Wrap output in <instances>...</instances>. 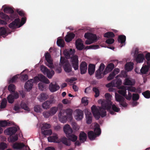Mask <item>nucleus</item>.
<instances>
[{"label":"nucleus","instance_id":"1","mask_svg":"<svg viewBox=\"0 0 150 150\" xmlns=\"http://www.w3.org/2000/svg\"><path fill=\"white\" fill-rule=\"evenodd\" d=\"M99 103H101L102 107L93 105L91 107V110L93 115L96 119L98 120L101 116L103 117L106 115V110H110L111 106L110 104V101L99 99L98 101Z\"/></svg>","mask_w":150,"mask_h":150},{"label":"nucleus","instance_id":"2","mask_svg":"<svg viewBox=\"0 0 150 150\" xmlns=\"http://www.w3.org/2000/svg\"><path fill=\"white\" fill-rule=\"evenodd\" d=\"M72 110L68 108L60 110L58 116L59 121L62 123H65L68 119L71 120L72 119Z\"/></svg>","mask_w":150,"mask_h":150},{"label":"nucleus","instance_id":"3","mask_svg":"<svg viewBox=\"0 0 150 150\" xmlns=\"http://www.w3.org/2000/svg\"><path fill=\"white\" fill-rule=\"evenodd\" d=\"M26 20V17H22L21 19V23L19 25L20 23V20L19 18H17L9 25L8 27L12 29H15L20 27L25 23Z\"/></svg>","mask_w":150,"mask_h":150},{"label":"nucleus","instance_id":"4","mask_svg":"<svg viewBox=\"0 0 150 150\" xmlns=\"http://www.w3.org/2000/svg\"><path fill=\"white\" fill-rule=\"evenodd\" d=\"M69 51L71 52L70 53L71 56V62L73 68L75 70H77L79 68V60L78 57L76 55H74V52L71 49H70Z\"/></svg>","mask_w":150,"mask_h":150},{"label":"nucleus","instance_id":"5","mask_svg":"<svg viewBox=\"0 0 150 150\" xmlns=\"http://www.w3.org/2000/svg\"><path fill=\"white\" fill-rule=\"evenodd\" d=\"M115 98L116 101L119 103L120 107L122 106L125 107L127 106V104L125 101V100L124 97L117 93H115Z\"/></svg>","mask_w":150,"mask_h":150},{"label":"nucleus","instance_id":"6","mask_svg":"<svg viewBox=\"0 0 150 150\" xmlns=\"http://www.w3.org/2000/svg\"><path fill=\"white\" fill-rule=\"evenodd\" d=\"M45 57L47 63H46L47 66L51 69L54 68L52 61L51 59V57L50 54L48 52H47L45 54Z\"/></svg>","mask_w":150,"mask_h":150},{"label":"nucleus","instance_id":"7","mask_svg":"<svg viewBox=\"0 0 150 150\" xmlns=\"http://www.w3.org/2000/svg\"><path fill=\"white\" fill-rule=\"evenodd\" d=\"M17 128L15 127H10L4 130V133L7 135H11L15 134L17 131Z\"/></svg>","mask_w":150,"mask_h":150},{"label":"nucleus","instance_id":"8","mask_svg":"<svg viewBox=\"0 0 150 150\" xmlns=\"http://www.w3.org/2000/svg\"><path fill=\"white\" fill-rule=\"evenodd\" d=\"M75 118L78 121L81 120L83 118V111L81 110L77 109L75 111Z\"/></svg>","mask_w":150,"mask_h":150},{"label":"nucleus","instance_id":"9","mask_svg":"<svg viewBox=\"0 0 150 150\" xmlns=\"http://www.w3.org/2000/svg\"><path fill=\"white\" fill-rule=\"evenodd\" d=\"M75 45L76 48L78 50H81L84 48L83 41L81 39H78L76 40Z\"/></svg>","mask_w":150,"mask_h":150},{"label":"nucleus","instance_id":"10","mask_svg":"<svg viewBox=\"0 0 150 150\" xmlns=\"http://www.w3.org/2000/svg\"><path fill=\"white\" fill-rule=\"evenodd\" d=\"M34 80L32 79H30L27 81L24 85V87L27 91H30L32 88L33 86Z\"/></svg>","mask_w":150,"mask_h":150},{"label":"nucleus","instance_id":"11","mask_svg":"<svg viewBox=\"0 0 150 150\" xmlns=\"http://www.w3.org/2000/svg\"><path fill=\"white\" fill-rule=\"evenodd\" d=\"M87 65L86 63L84 62H83L81 63L80 65V69L81 74H84L86 72Z\"/></svg>","mask_w":150,"mask_h":150},{"label":"nucleus","instance_id":"12","mask_svg":"<svg viewBox=\"0 0 150 150\" xmlns=\"http://www.w3.org/2000/svg\"><path fill=\"white\" fill-rule=\"evenodd\" d=\"M59 88V86L56 83H51L49 85V89L52 92H54L57 91Z\"/></svg>","mask_w":150,"mask_h":150},{"label":"nucleus","instance_id":"13","mask_svg":"<svg viewBox=\"0 0 150 150\" xmlns=\"http://www.w3.org/2000/svg\"><path fill=\"white\" fill-rule=\"evenodd\" d=\"M126 40V37L124 35H120L119 36L118 41L120 43V46L121 47L125 45V42Z\"/></svg>","mask_w":150,"mask_h":150},{"label":"nucleus","instance_id":"14","mask_svg":"<svg viewBox=\"0 0 150 150\" xmlns=\"http://www.w3.org/2000/svg\"><path fill=\"white\" fill-rule=\"evenodd\" d=\"M64 131L66 135V136L67 135L71 134L72 133V129L70 126L68 125H66L63 128Z\"/></svg>","mask_w":150,"mask_h":150},{"label":"nucleus","instance_id":"15","mask_svg":"<svg viewBox=\"0 0 150 150\" xmlns=\"http://www.w3.org/2000/svg\"><path fill=\"white\" fill-rule=\"evenodd\" d=\"M4 11L6 13H10L11 14V17L14 18L17 16L16 15H14L13 13L14 12V11L12 8L9 7H6L4 9Z\"/></svg>","mask_w":150,"mask_h":150},{"label":"nucleus","instance_id":"16","mask_svg":"<svg viewBox=\"0 0 150 150\" xmlns=\"http://www.w3.org/2000/svg\"><path fill=\"white\" fill-rule=\"evenodd\" d=\"M115 65L113 63H110L105 68V70L103 72V74L105 75L108 72L112 71L114 68Z\"/></svg>","mask_w":150,"mask_h":150},{"label":"nucleus","instance_id":"17","mask_svg":"<svg viewBox=\"0 0 150 150\" xmlns=\"http://www.w3.org/2000/svg\"><path fill=\"white\" fill-rule=\"evenodd\" d=\"M136 60L137 63H141L144 59V56L143 54L140 53L135 56Z\"/></svg>","mask_w":150,"mask_h":150},{"label":"nucleus","instance_id":"18","mask_svg":"<svg viewBox=\"0 0 150 150\" xmlns=\"http://www.w3.org/2000/svg\"><path fill=\"white\" fill-rule=\"evenodd\" d=\"M87 134L83 132H81L79 135V140L81 143H84L86 140Z\"/></svg>","mask_w":150,"mask_h":150},{"label":"nucleus","instance_id":"19","mask_svg":"<svg viewBox=\"0 0 150 150\" xmlns=\"http://www.w3.org/2000/svg\"><path fill=\"white\" fill-rule=\"evenodd\" d=\"M75 35L73 33H69L65 37V40L67 42H69L74 38Z\"/></svg>","mask_w":150,"mask_h":150},{"label":"nucleus","instance_id":"20","mask_svg":"<svg viewBox=\"0 0 150 150\" xmlns=\"http://www.w3.org/2000/svg\"><path fill=\"white\" fill-rule=\"evenodd\" d=\"M39 78V81H40L41 82H43L49 84L50 83L49 80L43 75L40 74L38 75Z\"/></svg>","mask_w":150,"mask_h":150},{"label":"nucleus","instance_id":"21","mask_svg":"<svg viewBox=\"0 0 150 150\" xmlns=\"http://www.w3.org/2000/svg\"><path fill=\"white\" fill-rule=\"evenodd\" d=\"M65 71L67 73L70 72L72 70V67L69 62L66 63L63 66Z\"/></svg>","mask_w":150,"mask_h":150},{"label":"nucleus","instance_id":"22","mask_svg":"<svg viewBox=\"0 0 150 150\" xmlns=\"http://www.w3.org/2000/svg\"><path fill=\"white\" fill-rule=\"evenodd\" d=\"M97 136L92 131H90L88 133V136L89 139L91 140H94Z\"/></svg>","mask_w":150,"mask_h":150},{"label":"nucleus","instance_id":"23","mask_svg":"<svg viewBox=\"0 0 150 150\" xmlns=\"http://www.w3.org/2000/svg\"><path fill=\"white\" fill-rule=\"evenodd\" d=\"M95 65L93 64H90L89 65L88 72L90 75H91L94 73L95 71Z\"/></svg>","mask_w":150,"mask_h":150},{"label":"nucleus","instance_id":"24","mask_svg":"<svg viewBox=\"0 0 150 150\" xmlns=\"http://www.w3.org/2000/svg\"><path fill=\"white\" fill-rule=\"evenodd\" d=\"M121 90L118 91V93L122 95L123 96L125 97L126 96V88L124 86H122L120 87Z\"/></svg>","mask_w":150,"mask_h":150},{"label":"nucleus","instance_id":"25","mask_svg":"<svg viewBox=\"0 0 150 150\" xmlns=\"http://www.w3.org/2000/svg\"><path fill=\"white\" fill-rule=\"evenodd\" d=\"M94 132L97 136H99L101 134V130L100 128V126L98 124H97L96 125Z\"/></svg>","mask_w":150,"mask_h":150},{"label":"nucleus","instance_id":"26","mask_svg":"<svg viewBox=\"0 0 150 150\" xmlns=\"http://www.w3.org/2000/svg\"><path fill=\"white\" fill-rule=\"evenodd\" d=\"M133 63L132 62H129L126 63L125 65V69L128 71H131L133 69Z\"/></svg>","mask_w":150,"mask_h":150},{"label":"nucleus","instance_id":"27","mask_svg":"<svg viewBox=\"0 0 150 150\" xmlns=\"http://www.w3.org/2000/svg\"><path fill=\"white\" fill-rule=\"evenodd\" d=\"M67 137L69 140L73 142H76L77 139V137L76 135L72 134L69 135H67Z\"/></svg>","mask_w":150,"mask_h":150},{"label":"nucleus","instance_id":"28","mask_svg":"<svg viewBox=\"0 0 150 150\" xmlns=\"http://www.w3.org/2000/svg\"><path fill=\"white\" fill-rule=\"evenodd\" d=\"M7 35L6 28L4 27H0V35L2 36L4 38Z\"/></svg>","mask_w":150,"mask_h":150},{"label":"nucleus","instance_id":"29","mask_svg":"<svg viewBox=\"0 0 150 150\" xmlns=\"http://www.w3.org/2000/svg\"><path fill=\"white\" fill-rule=\"evenodd\" d=\"M43 82H40L38 84V87L40 90L42 91H45L47 88V85Z\"/></svg>","mask_w":150,"mask_h":150},{"label":"nucleus","instance_id":"30","mask_svg":"<svg viewBox=\"0 0 150 150\" xmlns=\"http://www.w3.org/2000/svg\"><path fill=\"white\" fill-rule=\"evenodd\" d=\"M25 146L23 143L15 144L13 145V148L16 149H21Z\"/></svg>","mask_w":150,"mask_h":150},{"label":"nucleus","instance_id":"31","mask_svg":"<svg viewBox=\"0 0 150 150\" xmlns=\"http://www.w3.org/2000/svg\"><path fill=\"white\" fill-rule=\"evenodd\" d=\"M149 68L150 67L148 65L143 66L140 70L142 74H146L148 71Z\"/></svg>","mask_w":150,"mask_h":150},{"label":"nucleus","instance_id":"32","mask_svg":"<svg viewBox=\"0 0 150 150\" xmlns=\"http://www.w3.org/2000/svg\"><path fill=\"white\" fill-rule=\"evenodd\" d=\"M57 138L58 137L57 135H54L48 137L47 139L48 142H57L56 140Z\"/></svg>","mask_w":150,"mask_h":150},{"label":"nucleus","instance_id":"33","mask_svg":"<svg viewBox=\"0 0 150 150\" xmlns=\"http://www.w3.org/2000/svg\"><path fill=\"white\" fill-rule=\"evenodd\" d=\"M48 96L45 93H41L39 96V99L41 100H45L47 99Z\"/></svg>","mask_w":150,"mask_h":150},{"label":"nucleus","instance_id":"34","mask_svg":"<svg viewBox=\"0 0 150 150\" xmlns=\"http://www.w3.org/2000/svg\"><path fill=\"white\" fill-rule=\"evenodd\" d=\"M50 103L48 100H47L42 103V107L43 108L47 110L50 108Z\"/></svg>","mask_w":150,"mask_h":150},{"label":"nucleus","instance_id":"35","mask_svg":"<svg viewBox=\"0 0 150 150\" xmlns=\"http://www.w3.org/2000/svg\"><path fill=\"white\" fill-rule=\"evenodd\" d=\"M104 36L107 38H113L115 37V35L113 32H108L105 33L104 35Z\"/></svg>","mask_w":150,"mask_h":150},{"label":"nucleus","instance_id":"36","mask_svg":"<svg viewBox=\"0 0 150 150\" xmlns=\"http://www.w3.org/2000/svg\"><path fill=\"white\" fill-rule=\"evenodd\" d=\"M10 124V122H7L6 120L0 121V127H5L7 126H9Z\"/></svg>","mask_w":150,"mask_h":150},{"label":"nucleus","instance_id":"37","mask_svg":"<svg viewBox=\"0 0 150 150\" xmlns=\"http://www.w3.org/2000/svg\"><path fill=\"white\" fill-rule=\"evenodd\" d=\"M96 76L98 79H100L103 77V72L100 70L96 71Z\"/></svg>","mask_w":150,"mask_h":150},{"label":"nucleus","instance_id":"38","mask_svg":"<svg viewBox=\"0 0 150 150\" xmlns=\"http://www.w3.org/2000/svg\"><path fill=\"white\" fill-rule=\"evenodd\" d=\"M57 45L59 46L63 47L64 46V41L62 39H58L57 41Z\"/></svg>","mask_w":150,"mask_h":150},{"label":"nucleus","instance_id":"39","mask_svg":"<svg viewBox=\"0 0 150 150\" xmlns=\"http://www.w3.org/2000/svg\"><path fill=\"white\" fill-rule=\"evenodd\" d=\"M54 74V71L52 70L51 71L48 69L45 73V74H47V76L49 79H51L53 75Z\"/></svg>","mask_w":150,"mask_h":150},{"label":"nucleus","instance_id":"40","mask_svg":"<svg viewBox=\"0 0 150 150\" xmlns=\"http://www.w3.org/2000/svg\"><path fill=\"white\" fill-rule=\"evenodd\" d=\"M60 141L63 144L67 146L70 145V143L68 142L67 139L65 137L61 138Z\"/></svg>","mask_w":150,"mask_h":150},{"label":"nucleus","instance_id":"41","mask_svg":"<svg viewBox=\"0 0 150 150\" xmlns=\"http://www.w3.org/2000/svg\"><path fill=\"white\" fill-rule=\"evenodd\" d=\"M7 103V100L6 98H4L3 99L1 102L0 108L1 109H3L5 108L6 106Z\"/></svg>","mask_w":150,"mask_h":150},{"label":"nucleus","instance_id":"42","mask_svg":"<svg viewBox=\"0 0 150 150\" xmlns=\"http://www.w3.org/2000/svg\"><path fill=\"white\" fill-rule=\"evenodd\" d=\"M21 106L22 109H23L25 110L28 111H30V109L27 106L26 103L23 101H22L21 103Z\"/></svg>","mask_w":150,"mask_h":150},{"label":"nucleus","instance_id":"43","mask_svg":"<svg viewBox=\"0 0 150 150\" xmlns=\"http://www.w3.org/2000/svg\"><path fill=\"white\" fill-rule=\"evenodd\" d=\"M86 123L88 124H90L92 121V118L91 114L86 115Z\"/></svg>","mask_w":150,"mask_h":150},{"label":"nucleus","instance_id":"44","mask_svg":"<svg viewBox=\"0 0 150 150\" xmlns=\"http://www.w3.org/2000/svg\"><path fill=\"white\" fill-rule=\"evenodd\" d=\"M15 89L16 87L14 84H10L8 87V90L11 93L14 92Z\"/></svg>","mask_w":150,"mask_h":150},{"label":"nucleus","instance_id":"45","mask_svg":"<svg viewBox=\"0 0 150 150\" xmlns=\"http://www.w3.org/2000/svg\"><path fill=\"white\" fill-rule=\"evenodd\" d=\"M42 134L46 136L47 135H50L52 133V131L51 129L41 130Z\"/></svg>","mask_w":150,"mask_h":150},{"label":"nucleus","instance_id":"46","mask_svg":"<svg viewBox=\"0 0 150 150\" xmlns=\"http://www.w3.org/2000/svg\"><path fill=\"white\" fill-rule=\"evenodd\" d=\"M57 107H52L50 109L49 111L51 115H54L57 111Z\"/></svg>","mask_w":150,"mask_h":150},{"label":"nucleus","instance_id":"47","mask_svg":"<svg viewBox=\"0 0 150 150\" xmlns=\"http://www.w3.org/2000/svg\"><path fill=\"white\" fill-rule=\"evenodd\" d=\"M7 99L8 102L11 104L12 103L14 100V98H13V95L11 94H10L8 96Z\"/></svg>","mask_w":150,"mask_h":150},{"label":"nucleus","instance_id":"48","mask_svg":"<svg viewBox=\"0 0 150 150\" xmlns=\"http://www.w3.org/2000/svg\"><path fill=\"white\" fill-rule=\"evenodd\" d=\"M93 91L95 93V97L97 98L99 96L100 94L99 89L96 87H94L93 88Z\"/></svg>","mask_w":150,"mask_h":150},{"label":"nucleus","instance_id":"49","mask_svg":"<svg viewBox=\"0 0 150 150\" xmlns=\"http://www.w3.org/2000/svg\"><path fill=\"white\" fill-rule=\"evenodd\" d=\"M34 111L37 112H40L42 111L41 106L40 105H36L34 108Z\"/></svg>","mask_w":150,"mask_h":150},{"label":"nucleus","instance_id":"50","mask_svg":"<svg viewBox=\"0 0 150 150\" xmlns=\"http://www.w3.org/2000/svg\"><path fill=\"white\" fill-rule=\"evenodd\" d=\"M142 94L144 96L145 98H150V91L147 90L142 93Z\"/></svg>","mask_w":150,"mask_h":150},{"label":"nucleus","instance_id":"51","mask_svg":"<svg viewBox=\"0 0 150 150\" xmlns=\"http://www.w3.org/2000/svg\"><path fill=\"white\" fill-rule=\"evenodd\" d=\"M124 84L125 85L131 86L133 85L132 81L129 78H127L125 79Z\"/></svg>","mask_w":150,"mask_h":150},{"label":"nucleus","instance_id":"52","mask_svg":"<svg viewBox=\"0 0 150 150\" xmlns=\"http://www.w3.org/2000/svg\"><path fill=\"white\" fill-rule=\"evenodd\" d=\"M51 125L50 124L44 123L43 124V126L41 130H44L46 129H48L51 127Z\"/></svg>","mask_w":150,"mask_h":150},{"label":"nucleus","instance_id":"53","mask_svg":"<svg viewBox=\"0 0 150 150\" xmlns=\"http://www.w3.org/2000/svg\"><path fill=\"white\" fill-rule=\"evenodd\" d=\"M7 147V145L6 144L3 142H1L0 144V149L1 150H4Z\"/></svg>","mask_w":150,"mask_h":150},{"label":"nucleus","instance_id":"54","mask_svg":"<svg viewBox=\"0 0 150 150\" xmlns=\"http://www.w3.org/2000/svg\"><path fill=\"white\" fill-rule=\"evenodd\" d=\"M90 38L89 40H91V41L93 42L94 41H96L97 40V37L95 34L92 33H91Z\"/></svg>","mask_w":150,"mask_h":150},{"label":"nucleus","instance_id":"55","mask_svg":"<svg viewBox=\"0 0 150 150\" xmlns=\"http://www.w3.org/2000/svg\"><path fill=\"white\" fill-rule=\"evenodd\" d=\"M43 115L44 117L46 118H48L51 115L50 111H44L43 112Z\"/></svg>","mask_w":150,"mask_h":150},{"label":"nucleus","instance_id":"56","mask_svg":"<svg viewBox=\"0 0 150 150\" xmlns=\"http://www.w3.org/2000/svg\"><path fill=\"white\" fill-rule=\"evenodd\" d=\"M81 101L82 103L84 105H86L88 104V100L86 97H85L82 98Z\"/></svg>","mask_w":150,"mask_h":150},{"label":"nucleus","instance_id":"57","mask_svg":"<svg viewBox=\"0 0 150 150\" xmlns=\"http://www.w3.org/2000/svg\"><path fill=\"white\" fill-rule=\"evenodd\" d=\"M139 98V96L138 94L133 93L132 95V99L134 101L138 100Z\"/></svg>","mask_w":150,"mask_h":150},{"label":"nucleus","instance_id":"58","mask_svg":"<svg viewBox=\"0 0 150 150\" xmlns=\"http://www.w3.org/2000/svg\"><path fill=\"white\" fill-rule=\"evenodd\" d=\"M112 108L115 112H118L120 110V108L117 107L115 104L112 105Z\"/></svg>","mask_w":150,"mask_h":150},{"label":"nucleus","instance_id":"59","mask_svg":"<svg viewBox=\"0 0 150 150\" xmlns=\"http://www.w3.org/2000/svg\"><path fill=\"white\" fill-rule=\"evenodd\" d=\"M126 87V88L127 90L129 91L134 92H135V91H136V88L134 87L127 86Z\"/></svg>","mask_w":150,"mask_h":150},{"label":"nucleus","instance_id":"60","mask_svg":"<svg viewBox=\"0 0 150 150\" xmlns=\"http://www.w3.org/2000/svg\"><path fill=\"white\" fill-rule=\"evenodd\" d=\"M48 69L46 67L44 66H41V67L40 70L44 74H45V73Z\"/></svg>","mask_w":150,"mask_h":150},{"label":"nucleus","instance_id":"61","mask_svg":"<svg viewBox=\"0 0 150 150\" xmlns=\"http://www.w3.org/2000/svg\"><path fill=\"white\" fill-rule=\"evenodd\" d=\"M115 82L113 81L106 85V86L108 88L113 87L115 86Z\"/></svg>","mask_w":150,"mask_h":150},{"label":"nucleus","instance_id":"62","mask_svg":"<svg viewBox=\"0 0 150 150\" xmlns=\"http://www.w3.org/2000/svg\"><path fill=\"white\" fill-rule=\"evenodd\" d=\"M115 76V74H114V73L112 74V72L109 74V76L107 78V80L108 81H110L113 79Z\"/></svg>","mask_w":150,"mask_h":150},{"label":"nucleus","instance_id":"63","mask_svg":"<svg viewBox=\"0 0 150 150\" xmlns=\"http://www.w3.org/2000/svg\"><path fill=\"white\" fill-rule=\"evenodd\" d=\"M114 40L112 38H109L106 40V42L108 44H112L114 42Z\"/></svg>","mask_w":150,"mask_h":150},{"label":"nucleus","instance_id":"64","mask_svg":"<svg viewBox=\"0 0 150 150\" xmlns=\"http://www.w3.org/2000/svg\"><path fill=\"white\" fill-rule=\"evenodd\" d=\"M71 52V51H69L65 50L64 52V54L67 57L70 58H71V56H70V53Z\"/></svg>","mask_w":150,"mask_h":150}]
</instances>
